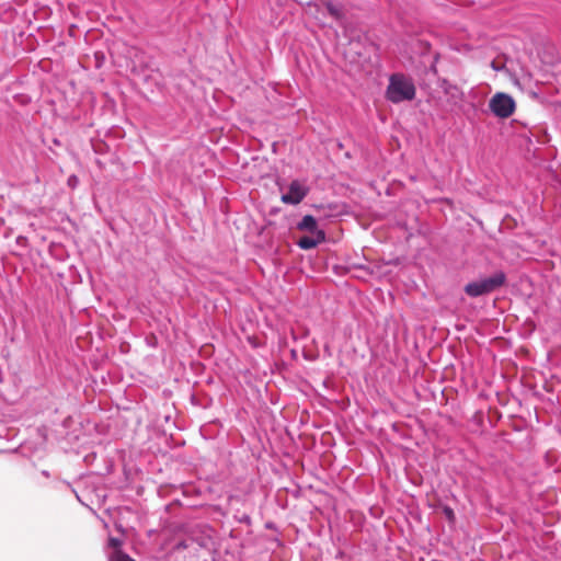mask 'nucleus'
<instances>
[{"mask_svg": "<svg viewBox=\"0 0 561 561\" xmlns=\"http://www.w3.org/2000/svg\"><path fill=\"white\" fill-rule=\"evenodd\" d=\"M415 85L413 80L403 73H393L389 78L386 91L387 99L392 103L412 101L415 98Z\"/></svg>", "mask_w": 561, "mask_h": 561, "instance_id": "obj_1", "label": "nucleus"}, {"mask_svg": "<svg viewBox=\"0 0 561 561\" xmlns=\"http://www.w3.org/2000/svg\"><path fill=\"white\" fill-rule=\"evenodd\" d=\"M506 275L503 272H496L493 275L468 283L465 286V293L470 297H479L495 291L504 285Z\"/></svg>", "mask_w": 561, "mask_h": 561, "instance_id": "obj_2", "label": "nucleus"}, {"mask_svg": "<svg viewBox=\"0 0 561 561\" xmlns=\"http://www.w3.org/2000/svg\"><path fill=\"white\" fill-rule=\"evenodd\" d=\"M490 111L499 118H507L515 112L514 99L503 92L495 93L489 101Z\"/></svg>", "mask_w": 561, "mask_h": 561, "instance_id": "obj_3", "label": "nucleus"}, {"mask_svg": "<svg viewBox=\"0 0 561 561\" xmlns=\"http://www.w3.org/2000/svg\"><path fill=\"white\" fill-rule=\"evenodd\" d=\"M308 192L307 186L295 180L289 184L287 193L283 194L280 199L285 204L297 205L307 196Z\"/></svg>", "mask_w": 561, "mask_h": 561, "instance_id": "obj_4", "label": "nucleus"}, {"mask_svg": "<svg viewBox=\"0 0 561 561\" xmlns=\"http://www.w3.org/2000/svg\"><path fill=\"white\" fill-rule=\"evenodd\" d=\"M325 240L324 231H317V233L301 237L297 244L302 250H310Z\"/></svg>", "mask_w": 561, "mask_h": 561, "instance_id": "obj_5", "label": "nucleus"}, {"mask_svg": "<svg viewBox=\"0 0 561 561\" xmlns=\"http://www.w3.org/2000/svg\"><path fill=\"white\" fill-rule=\"evenodd\" d=\"M297 228L301 231H308L309 233H317V231H323L318 228V222L316 218L311 215H306L297 224Z\"/></svg>", "mask_w": 561, "mask_h": 561, "instance_id": "obj_6", "label": "nucleus"}, {"mask_svg": "<svg viewBox=\"0 0 561 561\" xmlns=\"http://www.w3.org/2000/svg\"><path fill=\"white\" fill-rule=\"evenodd\" d=\"M325 7H327V10L329 12V14L334 18L335 20L340 21L344 18V13H343V10L340 5H336L332 2H327L325 3Z\"/></svg>", "mask_w": 561, "mask_h": 561, "instance_id": "obj_7", "label": "nucleus"}, {"mask_svg": "<svg viewBox=\"0 0 561 561\" xmlns=\"http://www.w3.org/2000/svg\"><path fill=\"white\" fill-rule=\"evenodd\" d=\"M18 451L26 458H32L34 454V447L32 446V444H22L20 445Z\"/></svg>", "mask_w": 561, "mask_h": 561, "instance_id": "obj_8", "label": "nucleus"}, {"mask_svg": "<svg viewBox=\"0 0 561 561\" xmlns=\"http://www.w3.org/2000/svg\"><path fill=\"white\" fill-rule=\"evenodd\" d=\"M112 561H135L131 559L128 554L117 551L114 557L112 558Z\"/></svg>", "mask_w": 561, "mask_h": 561, "instance_id": "obj_9", "label": "nucleus"}, {"mask_svg": "<svg viewBox=\"0 0 561 561\" xmlns=\"http://www.w3.org/2000/svg\"><path fill=\"white\" fill-rule=\"evenodd\" d=\"M444 514L448 520L453 522L455 519V513L449 506L444 507Z\"/></svg>", "mask_w": 561, "mask_h": 561, "instance_id": "obj_10", "label": "nucleus"}, {"mask_svg": "<svg viewBox=\"0 0 561 561\" xmlns=\"http://www.w3.org/2000/svg\"><path fill=\"white\" fill-rule=\"evenodd\" d=\"M108 545L110 547L117 549L122 546V540L118 538L111 537L108 539Z\"/></svg>", "mask_w": 561, "mask_h": 561, "instance_id": "obj_11", "label": "nucleus"}, {"mask_svg": "<svg viewBox=\"0 0 561 561\" xmlns=\"http://www.w3.org/2000/svg\"><path fill=\"white\" fill-rule=\"evenodd\" d=\"M79 183V179L76 175H71L68 179V185L72 188H75Z\"/></svg>", "mask_w": 561, "mask_h": 561, "instance_id": "obj_12", "label": "nucleus"}, {"mask_svg": "<svg viewBox=\"0 0 561 561\" xmlns=\"http://www.w3.org/2000/svg\"><path fill=\"white\" fill-rule=\"evenodd\" d=\"M15 100L20 102L21 104H26L31 101V99L26 95L20 94L15 96Z\"/></svg>", "mask_w": 561, "mask_h": 561, "instance_id": "obj_13", "label": "nucleus"}, {"mask_svg": "<svg viewBox=\"0 0 561 561\" xmlns=\"http://www.w3.org/2000/svg\"><path fill=\"white\" fill-rule=\"evenodd\" d=\"M438 60V55H435L434 62L430 67V71H432L434 75L437 73L436 62Z\"/></svg>", "mask_w": 561, "mask_h": 561, "instance_id": "obj_14", "label": "nucleus"}]
</instances>
